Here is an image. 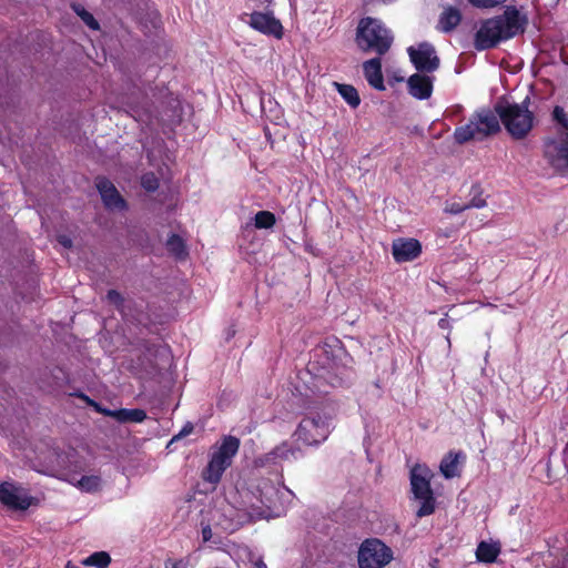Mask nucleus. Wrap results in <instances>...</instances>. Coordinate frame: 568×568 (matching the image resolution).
<instances>
[{
    "label": "nucleus",
    "instance_id": "ea45409f",
    "mask_svg": "<svg viewBox=\"0 0 568 568\" xmlns=\"http://www.w3.org/2000/svg\"><path fill=\"white\" fill-rule=\"evenodd\" d=\"M252 520V516L250 514H237L236 520L234 523V527L241 526L245 523H248Z\"/></svg>",
    "mask_w": 568,
    "mask_h": 568
},
{
    "label": "nucleus",
    "instance_id": "6ab92c4d",
    "mask_svg": "<svg viewBox=\"0 0 568 568\" xmlns=\"http://www.w3.org/2000/svg\"><path fill=\"white\" fill-rule=\"evenodd\" d=\"M462 21V12L452 6L444 8L439 16L438 29L444 33L452 32Z\"/></svg>",
    "mask_w": 568,
    "mask_h": 568
},
{
    "label": "nucleus",
    "instance_id": "39448f33",
    "mask_svg": "<svg viewBox=\"0 0 568 568\" xmlns=\"http://www.w3.org/2000/svg\"><path fill=\"white\" fill-rule=\"evenodd\" d=\"M500 131L499 118L489 109L476 111L465 125L455 129L454 139L458 144L470 140L483 141Z\"/></svg>",
    "mask_w": 568,
    "mask_h": 568
},
{
    "label": "nucleus",
    "instance_id": "c85d7f7f",
    "mask_svg": "<svg viewBox=\"0 0 568 568\" xmlns=\"http://www.w3.org/2000/svg\"><path fill=\"white\" fill-rule=\"evenodd\" d=\"M552 118L562 128L559 135L568 134V113L566 110L560 105H556L552 111Z\"/></svg>",
    "mask_w": 568,
    "mask_h": 568
},
{
    "label": "nucleus",
    "instance_id": "5701e85b",
    "mask_svg": "<svg viewBox=\"0 0 568 568\" xmlns=\"http://www.w3.org/2000/svg\"><path fill=\"white\" fill-rule=\"evenodd\" d=\"M334 85L337 89V92L341 97L347 102V104L352 108H357L361 103V98L358 95L357 90L351 84H342L335 82Z\"/></svg>",
    "mask_w": 568,
    "mask_h": 568
},
{
    "label": "nucleus",
    "instance_id": "9b49d317",
    "mask_svg": "<svg viewBox=\"0 0 568 568\" xmlns=\"http://www.w3.org/2000/svg\"><path fill=\"white\" fill-rule=\"evenodd\" d=\"M407 52L412 63L419 72L432 73L439 68V58L434 45L428 42H422L417 48L409 47Z\"/></svg>",
    "mask_w": 568,
    "mask_h": 568
},
{
    "label": "nucleus",
    "instance_id": "a211bd4d",
    "mask_svg": "<svg viewBox=\"0 0 568 568\" xmlns=\"http://www.w3.org/2000/svg\"><path fill=\"white\" fill-rule=\"evenodd\" d=\"M363 71L365 79L372 88L378 91H384L386 89L384 84L382 61L379 57L365 61L363 63Z\"/></svg>",
    "mask_w": 568,
    "mask_h": 568
},
{
    "label": "nucleus",
    "instance_id": "c756f323",
    "mask_svg": "<svg viewBox=\"0 0 568 568\" xmlns=\"http://www.w3.org/2000/svg\"><path fill=\"white\" fill-rule=\"evenodd\" d=\"M74 11L78 13V16L82 19V21L92 30L99 29V23L94 19V17L87 11L80 4L73 6Z\"/></svg>",
    "mask_w": 568,
    "mask_h": 568
},
{
    "label": "nucleus",
    "instance_id": "2eb2a0df",
    "mask_svg": "<svg viewBox=\"0 0 568 568\" xmlns=\"http://www.w3.org/2000/svg\"><path fill=\"white\" fill-rule=\"evenodd\" d=\"M97 187L106 209L119 211L126 209L124 199L110 180L105 178H98Z\"/></svg>",
    "mask_w": 568,
    "mask_h": 568
},
{
    "label": "nucleus",
    "instance_id": "a18cd8bd",
    "mask_svg": "<svg viewBox=\"0 0 568 568\" xmlns=\"http://www.w3.org/2000/svg\"><path fill=\"white\" fill-rule=\"evenodd\" d=\"M372 1H373V0H365V1H364V3H365V4H368V3H371Z\"/></svg>",
    "mask_w": 568,
    "mask_h": 568
},
{
    "label": "nucleus",
    "instance_id": "e433bc0d",
    "mask_svg": "<svg viewBox=\"0 0 568 568\" xmlns=\"http://www.w3.org/2000/svg\"><path fill=\"white\" fill-rule=\"evenodd\" d=\"M468 210V204H462V203H452L449 204L445 211L450 213V214H460L463 213L464 211Z\"/></svg>",
    "mask_w": 568,
    "mask_h": 568
},
{
    "label": "nucleus",
    "instance_id": "393cba45",
    "mask_svg": "<svg viewBox=\"0 0 568 568\" xmlns=\"http://www.w3.org/2000/svg\"><path fill=\"white\" fill-rule=\"evenodd\" d=\"M102 479L100 476H82L74 485L85 493H95L100 490Z\"/></svg>",
    "mask_w": 568,
    "mask_h": 568
},
{
    "label": "nucleus",
    "instance_id": "c03bdc74",
    "mask_svg": "<svg viewBox=\"0 0 568 568\" xmlns=\"http://www.w3.org/2000/svg\"><path fill=\"white\" fill-rule=\"evenodd\" d=\"M65 568H79L78 566L72 565L71 562H68Z\"/></svg>",
    "mask_w": 568,
    "mask_h": 568
},
{
    "label": "nucleus",
    "instance_id": "58836bf2",
    "mask_svg": "<svg viewBox=\"0 0 568 568\" xmlns=\"http://www.w3.org/2000/svg\"><path fill=\"white\" fill-rule=\"evenodd\" d=\"M187 566H189L187 559H179V560L168 559L164 562L165 568H187Z\"/></svg>",
    "mask_w": 568,
    "mask_h": 568
},
{
    "label": "nucleus",
    "instance_id": "ddd939ff",
    "mask_svg": "<svg viewBox=\"0 0 568 568\" xmlns=\"http://www.w3.org/2000/svg\"><path fill=\"white\" fill-rule=\"evenodd\" d=\"M32 497L28 491L13 483L0 484V501L10 509L26 510L31 505Z\"/></svg>",
    "mask_w": 568,
    "mask_h": 568
},
{
    "label": "nucleus",
    "instance_id": "79ce46f5",
    "mask_svg": "<svg viewBox=\"0 0 568 568\" xmlns=\"http://www.w3.org/2000/svg\"><path fill=\"white\" fill-rule=\"evenodd\" d=\"M202 537L204 541H209L212 538V529L209 525L202 528Z\"/></svg>",
    "mask_w": 568,
    "mask_h": 568
},
{
    "label": "nucleus",
    "instance_id": "7c9ffc66",
    "mask_svg": "<svg viewBox=\"0 0 568 568\" xmlns=\"http://www.w3.org/2000/svg\"><path fill=\"white\" fill-rule=\"evenodd\" d=\"M141 185L149 192H153L159 187V180L154 173H145L141 178Z\"/></svg>",
    "mask_w": 568,
    "mask_h": 568
},
{
    "label": "nucleus",
    "instance_id": "a19ab883",
    "mask_svg": "<svg viewBox=\"0 0 568 568\" xmlns=\"http://www.w3.org/2000/svg\"><path fill=\"white\" fill-rule=\"evenodd\" d=\"M57 241L65 248L72 247V240L68 235H58Z\"/></svg>",
    "mask_w": 568,
    "mask_h": 568
},
{
    "label": "nucleus",
    "instance_id": "2f4dec72",
    "mask_svg": "<svg viewBox=\"0 0 568 568\" xmlns=\"http://www.w3.org/2000/svg\"><path fill=\"white\" fill-rule=\"evenodd\" d=\"M79 397L84 399L88 403V405H90L91 407H93L95 409V412H98V413H100V414H102L104 416H110V417L114 418V410L102 407L99 403H97L95 400L89 398L84 394H81Z\"/></svg>",
    "mask_w": 568,
    "mask_h": 568
},
{
    "label": "nucleus",
    "instance_id": "6e6552de",
    "mask_svg": "<svg viewBox=\"0 0 568 568\" xmlns=\"http://www.w3.org/2000/svg\"><path fill=\"white\" fill-rule=\"evenodd\" d=\"M329 419L326 416L305 417L301 420L294 433L296 440L307 446H316L323 443L329 435Z\"/></svg>",
    "mask_w": 568,
    "mask_h": 568
},
{
    "label": "nucleus",
    "instance_id": "f8f14e48",
    "mask_svg": "<svg viewBox=\"0 0 568 568\" xmlns=\"http://www.w3.org/2000/svg\"><path fill=\"white\" fill-rule=\"evenodd\" d=\"M544 155L558 170H568V134L545 142Z\"/></svg>",
    "mask_w": 568,
    "mask_h": 568
},
{
    "label": "nucleus",
    "instance_id": "9d476101",
    "mask_svg": "<svg viewBox=\"0 0 568 568\" xmlns=\"http://www.w3.org/2000/svg\"><path fill=\"white\" fill-rule=\"evenodd\" d=\"M248 20L245 22L254 30L275 39L283 37V26L278 19H276L272 11L262 12L260 10H253L251 13H244ZM244 21V18H242Z\"/></svg>",
    "mask_w": 568,
    "mask_h": 568
},
{
    "label": "nucleus",
    "instance_id": "f704fd0d",
    "mask_svg": "<svg viewBox=\"0 0 568 568\" xmlns=\"http://www.w3.org/2000/svg\"><path fill=\"white\" fill-rule=\"evenodd\" d=\"M106 298L110 303L114 304L119 311H122L123 304H124V298L118 291H115V290L108 291Z\"/></svg>",
    "mask_w": 568,
    "mask_h": 568
},
{
    "label": "nucleus",
    "instance_id": "4468645a",
    "mask_svg": "<svg viewBox=\"0 0 568 568\" xmlns=\"http://www.w3.org/2000/svg\"><path fill=\"white\" fill-rule=\"evenodd\" d=\"M422 253V244L416 239H397L393 241L392 254L397 263L409 262Z\"/></svg>",
    "mask_w": 568,
    "mask_h": 568
},
{
    "label": "nucleus",
    "instance_id": "37998d69",
    "mask_svg": "<svg viewBox=\"0 0 568 568\" xmlns=\"http://www.w3.org/2000/svg\"><path fill=\"white\" fill-rule=\"evenodd\" d=\"M438 326L442 329H450V324H449V321L447 318V315L438 321Z\"/></svg>",
    "mask_w": 568,
    "mask_h": 568
},
{
    "label": "nucleus",
    "instance_id": "1a4fd4ad",
    "mask_svg": "<svg viewBox=\"0 0 568 568\" xmlns=\"http://www.w3.org/2000/svg\"><path fill=\"white\" fill-rule=\"evenodd\" d=\"M392 559V549L378 539H366L358 550L359 568H384Z\"/></svg>",
    "mask_w": 568,
    "mask_h": 568
},
{
    "label": "nucleus",
    "instance_id": "4be33fe9",
    "mask_svg": "<svg viewBox=\"0 0 568 568\" xmlns=\"http://www.w3.org/2000/svg\"><path fill=\"white\" fill-rule=\"evenodd\" d=\"M500 549L497 545L488 544L486 541L479 542L476 549L477 560L483 562H494L498 557Z\"/></svg>",
    "mask_w": 568,
    "mask_h": 568
},
{
    "label": "nucleus",
    "instance_id": "4c0bfd02",
    "mask_svg": "<svg viewBox=\"0 0 568 568\" xmlns=\"http://www.w3.org/2000/svg\"><path fill=\"white\" fill-rule=\"evenodd\" d=\"M194 429V426L192 423L187 422L183 427L182 429L173 436L172 440L171 442H175V440H179L187 435H190Z\"/></svg>",
    "mask_w": 568,
    "mask_h": 568
},
{
    "label": "nucleus",
    "instance_id": "20e7f679",
    "mask_svg": "<svg viewBox=\"0 0 568 568\" xmlns=\"http://www.w3.org/2000/svg\"><path fill=\"white\" fill-rule=\"evenodd\" d=\"M394 37L389 29L376 18H362L356 28L355 42L363 52L384 55L393 44Z\"/></svg>",
    "mask_w": 568,
    "mask_h": 568
},
{
    "label": "nucleus",
    "instance_id": "aec40b11",
    "mask_svg": "<svg viewBox=\"0 0 568 568\" xmlns=\"http://www.w3.org/2000/svg\"><path fill=\"white\" fill-rule=\"evenodd\" d=\"M460 458H465L463 453L449 452L444 456L439 465V470L446 479L459 476L458 464Z\"/></svg>",
    "mask_w": 568,
    "mask_h": 568
},
{
    "label": "nucleus",
    "instance_id": "b1692460",
    "mask_svg": "<svg viewBox=\"0 0 568 568\" xmlns=\"http://www.w3.org/2000/svg\"><path fill=\"white\" fill-rule=\"evenodd\" d=\"M166 248L179 260H184L187 256L185 243L183 239L176 234H172L168 239Z\"/></svg>",
    "mask_w": 568,
    "mask_h": 568
},
{
    "label": "nucleus",
    "instance_id": "dca6fc26",
    "mask_svg": "<svg viewBox=\"0 0 568 568\" xmlns=\"http://www.w3.org/2000/svg\"><path fill=\"white\" fill-rule=\"evenodd\" d=\"M302 455L298 447H294L287 442H283L274 447L270 453L257 458L256 464L264 466L267 464H276L281 460L297 459Z\"/></svg>",
    "mask_w": 568,
    "mask_h": 568
},
{
    "label": "nucleus",
    "instance_id": "0eeeda50",
    "mask_svg": "<svg viewBox=\"0 0 568 568\" xmlns=\"http://www.w3.org/2000/svg\"><path fill=\"white\" fill-rule=\"evenodd\" d=\"M240 448V439L234 436H225L221 445L212 454L211 459L202 474V478L211 484H217L223 473L232 464L233 457Z\"/></svg>",
    "mask_w": 568,
    "mask_h": 568
},
{
    "label": "nucleus",
    "instance_id": "f03ea898",
    "mask_svg": "<svg viewBox=\"0 0 568 568\" xmlns=\"http://www.w3.org/2000/svg\"><path fill=\"white\" fill-rule=\"evenodd\" d=\"M343 357H346V353L339 346L332 348L324 345L315 349L314 359L308 363L307 369L314 375V386L320 392L327 393L322 388L325 385L338 387L349 381L351 369L342 363Z\"/></svg>",
    "mask_w": 568,
    "mask_h": 568
},
{
    "label": "nucleus",
    "instance_id": "7ed1b4c3",
    "mask_svg": "<svg viewBox=\"0 0 568 568\" xmlns=\"http://www.w3.org/2000/svg\"><path fill=\"white\" fill-rule=\"evenodd\" d=\"M530 98L526 97L521 103H510L506 100L497 102L496 114L507 132L515 140H521L534 128V113L528 109Z\"/></svg>",
    "mask_w": 568,
    "mask_h": 568
},
{
    "label": "nucleus",
    "instance_id": "c9c22d12",
    "mask_svg": "<svg viewBox=\"0 0 568 568\" xmlns=\"http://www.w3.org/2000/svg\"><path fill=\"white\" fill-rule=\"evenodd\" d=\"M273 0H246V7L253 10H260L262 8H268Z\"/></svg>",
    "mask_w": 568,
    "mask_h": 568
},
{
    "label": "nucleus",
    "instance_id": "412c9836",
    "mask_svg": "<svg viewBox=\"0 0 568 568\" xmlns=\"http://www.w3.org/2000/svg\"><path fill=\"white\" fill-rule=\"evenodd\" d=\"M114 419L119 423H142L146 419V412L141 408L114 409Z\"/></svg>",
    "mask_w": 568,
    "mask_h": 568
},
{
    "label": "nucleus",
    "instance_id": "a878e982",
    "mask_svg": "<svg viewBox=\"0 0 568 568\" xmlns=\"http://www.w3.org/2000/svg\"><path fill=\"white\" fill-rule=\"evenodd\" d=\"M110 562L111 557L105 551H95L82 561L84 566H93L97 568H106Z\"/></svg>",
    "mask_w": 568,
    "mask_h": 568
},
{
    "label": "nucleus",
    "instance_id": "f257e3e1",
    "mask_svg": "<svg viewBox=\"0 0 568 568\" xmlns=\"http://www.w3.org/2000/svg\"><path fill=\"white\" fill-rule=\"evenodd\" d=\"M527 24V16L516 7L508 6L503 14L486 19L480 23L474 37V47L478 51L495 48L501 41L524 33Z\"/></svg>",
    "mask_w": 568,
    "mask_h": 568
},
{
    "label": "nucleus",
    "instance_id": "72a5a7b5",
    "mask_svg": "<svg viewBox=\"0 0 568 568\" xmlns=\"http://www.w3.org/2000/svg\"><path fill=\"white\" fill-rule=\"evenodd\" d=\"M476 8L490 9L505 2V0H468Z\"/></svg>",
    "mask_w": 568,
    "mask_h": 568
},
{
    "label": "nucleus",
    "instance_id": "423d86ee",
    "mask_svg": "<svg viewBox=\"0 0 568 568\" xmlns=\"http://www.w3.org/2000/svg\"><path fill=\"white\" fill-rule=\"evenodd\" d=\"M434 473L422 464H416L410 469V489L415 499L420 501L416 516L422 518L432 515L436 509V499L430 487Z\"/></svg>",
    "mask_w": 568,
    "mask_h": 568
},
{
    "label": "nucleus",
    "instance_id": "bb28decb",
    "mask_svg": "<svg viewBox=\"0 0 568 568\" xmlns=\"http://www.w3.org/2000/svg\"><path fill=\"white\" fill-rule=\"evenodd\" d=\"M275 215L270 211H260L254 216V225L256 229H271L275 225Z\"/></svg>",
    "mask_w": 568,
    "mask_h": 568
},
{
    "label": "nucleus",
    "instance_id": "cd10ccee",
    "mask_svg": "<svg viewBox=\"0 0 568 568\" xmlns=\"http://www.w3.org/2000/svg\"><path fill=\"white\" fill-rule=\"evenodd\" d=\"M470 193L473 194V197L467 203L468 209H483L487 205L486 199L483 197V189L480 187V185H473Z\"/></svg>",
    "mask_w": 568,
    "mask_h": 568
},
{
    "label": "nucleus",
    "instance_id": "473e14b6",
    "mask_svg": "<svg viewBox=\"0 0 568 568\" xmlns=\"http://www.w3.org/2000/svg\"><path fill=\"white\" fill-rule=\"evenodd\" d=\"M241 568H267L261 556L250 552L247 561H244Z\"/></svg>",
    "mask_w": 568,
    "mask_h": 568
},
{
    "label": "nucleus",
    "instance_id": "f3484780",
    "mask_svg": "<svg viewBox=\"0 0 568 568\" xmlns=\"http://www.w3.org/2000/svg\"><path fill=\"white\" fill-rule=\"evenodd\" d=\"M434 77L415 73L407 80L408 92L418 100L430 98L433 92Z\"/></svg>",
    "mask_w": 568,
    "mask_h": 568
},
{
    "label": "nucleus",
    "instance_id": "49530a36",
    "mask_svg": "<svg viewBox=\"0 0 568 568\" xmlns=\"http://www.w3.org/2000/svg\"><path fill=\"white\" fill-rule=\"evenodd\" d=\"M446 339H447L448 344H450L449 335L446 336Z\"/></svg>",
    "mask_w": 568,
    "mask_h": 568
}]
</instances>
